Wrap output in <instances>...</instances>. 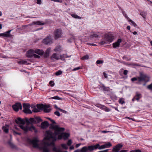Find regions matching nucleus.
<instances>
[{
	"label": "nucleus",
	"mask_w": 152,
	"mask_h": 152,
	"mask_svg": "<svg viewBox=\"0 0 152 152\" xmlns=\"http://www.w3.org/2000/svg\"><path fill=\"white\" fill-rule=\"evenodd\" d=\"M23 112L26 114H31L43 112L45 113L51 112L52 109L50 104H32L24 103L23 104Z\"/></svg>",
	"instance_id": "f257e3e1"
},
{
	"label": "nucleus",
	"mask_w": 152,
	"mask_h": 152,
	"mask_svg": "<svg viewBox=\"0 0 152 152\" xmlns=\"http://www.w3.org/2000/svg\"><path fill=\"white\" fill-rule=\"evenodd\" d=\"M150 77L146 74L143 72H140V76L136 77H134L131 79L132 81L133 82L134 81L138 80V82L137 83L138 84H140L141 82H144L147 83L149 81Z\"/></svg>",
	"instance_id": "f03ea898"
},
{
	"label": "nucleus",
	"mask_w": 152,
	"mask_h": 152,
	"mask_svg": "<svg viewBox=\"0 0 152 152\" xmlns=\"http://www.w3.org/2000/svg\"><path fill=\"white\" fill-rule=\"evenodd\" d=\"M51 125H53L54 126H58L59 128H61L59 127V126L58 125H55L53 124H51L50 125V126ZM62 128H64V130L63 131L60 132V133H59L58 134L56 135V139L55 141H56L57 140V138L58 139L60 140L63 138L64 140H66L68 138V137H69V134L68 133H61V132H63L64 130V128L62 127Z\"/></svg>",
	"instance_id": "7ed1b4c3"
},
{
	"label": "nucleus",
	"mask_w": 152,
	"mask_h": 152,
	"mask_svg": "<svg viewBox=\"0 0 152 152\" xmlns=\"http://www.w3.org/2000/svg\"><path fill=\"white\" fill-rule=\"evenodd\" d=\"M15 122L18 124H21V125H19V126L21 129H22L25 132H26L28 130V128L27 126H24L23 125L25 124V121L24 120L20 118H18L17 119L15 120Z\"/></svg>",
	"instance_id": "20e7f679"
},
{
	"label": "nucleus",
	"mask_w": 152,
	"mask_h": 152,
	"mask_svg": "<svg viewBox=\"0 0 152 152\" xmlns=\"http://www.w3.org/2000/svg\"><path fill=\"white\" fill-rule=\"evenodd\" d=\"M96 150L95 145H91L88 146H84L81 149V152H87L88 151H92L93 150Z\"/></svg>",
	"instance_id": "39448f33"
},
{
	"label": "nucleus",
	"mask_w": 152,
	"mask_h": 152,
	"mask_svg": "<svg viewBox=\"0 0 152 152\" xmlns=\"http://www.w3.org/2000/svg\"><path fill=\"white\" fill-rule=\"evenodd\" d=\"M95 145L96 150L97 149L101 150L105 148H109L112 145L111 143L110 142H108L104 145H102L101 146H100L99 144H96Z\"/></svg>",
	"instance_id": "423d86ee"
},
{
	"label": "nucleus",
	"mask_w": 152,
	"mask_h": 152,
	"mask_svg": "<svg viewBox=\"0 0 152 152\" xmlns=\"http://www.w3.org/2000/svg\"><path fill=\"white\" fill-rule=\"evenodd\" d=\"M43 43L45 45H50L53 43V40L50 35H49L45 38L42 41Z\"/></svg>",
	"instance_id": "0eeeda50"
},
{
	"label": "nucleus",
	"mask_w": 152,
	"mask_h": 152,
	"mask_svg": "<svg viewBox=\"0 0 152 152\" xmlns=\"http://www.w3.org/2000/svg\"><path fill=\"white\" fill-rule=\"evenodd\" d=\"M114 39V37L110 34H105L104 38V40H106L109 43L112 42Z\"/></svg>",
	"instance_id": "6e6552de"
},
{
	"label": "nucleus",
	"mask_w": 152,
	"mask_h": 152,
	"mask_svg": "<svg viewBox=\"0 0 152 152\" xmlns=\"http://www.w3.org/2000/svg\"><path fill=\"white\" fill-rule=\"evenodd\" d=\"M12 107L13 110L16 111L18 112L19 110H22V104L20 102L16 103L12 106Z\"/></svg>",
	"instance_id": "1a4fd4ad"
},
{
	"label": "nucleus",
	"mask_w": 152,
	"mask_h": 152,
	"mask_svg": "<svg viewBox=\"0 0 152 152\" xmlns=\"http://www.w3.org/2000/svg\"><path fill=\"white\" fill-rule=\"evenodd\" d=\"M62 34L61 31L60 29H57L56 30L54 33V37L56 39L61 37Z\"/></svg>",
	"instance_id": "9d476101"
},
{
	"label": "nucleus",
	"mask_w": 152,
	"mask_h": 152,
	"mask_svg": "<svg viewBox=\"0 0 152 152\" xmlns=\"http://www.w3.org/2000/svg\"><path fill=\"white\" fill-rule=\"evenodd\" d=\"M45 24V23L42 21H33L31 23H30L28 25L23 26V27H27L28 26H31L33 25H43Z\"/></svg>",
	"instance_id": "9b49d317"
},
{
	"label": "nucleus",
	"mask_w": 152,
	"mask_h": 152,
	"mask_svg": "<svg viewBox=\"0 0 152 152\" xmlns=\"http://www.w3.org/2000/svg\"><path fill=\"white\" fill-rule=\"evenodd\" d=\"M34 53V50L30 49L27 51L26 53V56L28 58H31L33 56Z\"/></svg>",
	"instance_id": "f8f14e48"
},
{
	"label": "nucleus",
	"mask_w": 152,
	"mask_h": 152,
	"mask_svg": "<svg viewBox=\"0 0 152 152\" xmlns=\"http://www.w3.org/2000/svg\"><path fill=\"white\" fill-rule=\"evenodd\" d=\"M123 145L118 144L113 148V151L114 152H118L120 149L122 147Z\"/></svg>",
	"instance_id": "ddd939ff"
},
{
	"label": "nucleus",
	"mask_w": 152,
	"mask_h": 152,
	"mask_svg": "<svg viewBox=\"0 0 152 152\" xmlns=\"http://www.w3.org/2000/svg\"><path fill=\"white\" fill-rule=\"evenodd\" d=\"M122 42V40L121 39H118L116 42H115L113 44V47L114 48H115L119 47L120 43Z\"/></svg>",
	"instance_id": "4468645a"
},
{
	"label": "nucleus",
	"mask_w": 152,
	"mask_h": 152,
	"mask_svg": "<svg viewBox=\"0 0 152 152\" xmlns=\"http://www.w3.org/2000/svg\"><path fill=\"white\" fill-rule=\"evenodd\" d=\"M12 30V29L9 30L4 33L0 34V37L3 36L7 37H10L11 35L10 34V32Z\"/></svg>",
	"instance_id": "2eb2a0df"
},
{
	"label": "nucleus",
	"mask_w": 152,
	"mask_h": 152,
	"mask_svg": "<svg viewBox=\"0 0 152 152\" xmlns=\"http://www.w3.org/2000/svg\"><path fill=\"white\" fill-rule=\"evenodd\" d=\"M51 51V48H49L47 49L44 53V56L45 58H47L49 56V54Z\"/></svg>",
	"instance_id": "dca6fc26"
},
{
	"label": "nucleus",
	"mask_w": 152,
	"mask_h": 152,
	"mask_svg": "<svg viewBox=\"0 0 152 152\" xmlns=\"http://www.w3.org/2000/svg\"><path fill=\"white\" fill-rule=\"evenodd\" d=\"M100 87L103 91H104L108 92L110 90V88L109 87H106L104 84H102V86H100Z\"/></svg>",
	"instance_id": "f3484780"
},
{
	"label": "nucleus",
	"mask_w": 152,
	"mask_h": 152,
	"mask_svg": "<svg viewBox=\"0 0 152 152\" xmlns=\"http://www.w3.org/2000/svg\"><path fill=\"white\" fill-rule=\"evenodd\" d=\"M49 126V124L47 121H45L41 124V127L42 129H45Z\"/></svg>",
	"instance_id": "a211bd4d"
},
{
	"label": "nucleus",
	"mask_w": 152,
	"mask_h": 152,
	"mask_svg": "<svg viewBox=\"0 0 152 152\" xmlns=\"http://www.w3.org/2000/svg\"><path fill=\"white\" fill-rule=\"evenodd\" d=\"M9 126L7 125L3 126L2 128V129L4 132L6 133H8L9 132Z\"/></svg>",
	"instance_id": "6ab92c4d"
},
{
	"label": "nucleus",
	"mask_w": 152,
	"mask_h": 152,
	"mask_svg": "<svg viewBox=\"0 0 152 152\" xmlns=\"http://www.w3.org/2000/svg\"><path fill=\"white\" fill-rule=\"evenodd\" d=\"M34 50V53H37L39 55H41L44 53V52L42 50L39 49H36Z\"/></svg>",
	"instance_id": "aec40b11"
},
{
	"label": "nucleus",
	"mask_w": 152,
	"mask_h": 152,
	"mask_svg": "<svg viewBox=\"0 0 152 152\" xmlns=\"http://www.w3.org/2000/svg\"><path fill=\"white\" fill-rule=\"evenodd\" d=\"M27 122L28 123L31 124L36 123L35 120L33 118H31L29 120H27Z\"/></svg>",
	"instance_id": "412c9836"
},
{
	"label": "nucleus",
	"mask_w": 152,
	"mask_h": 152,
	"mask_svg": "<svg viewBox=\"0 0 152 152\" xmlns=\"http://www.w3.org/2000/svg\"><path fill=\"white\" fill-rule=\"evenodd\" d=\"M100 36V34L99 32H97L96 33H94L93 34H91L90 35V37H96L97 38L99 37Z\"/></svg>",
	"instance_id": "4be33fe9"
},
{
	"label": "nucleus",
	"mask_w": 152,
	"mask_h": 152,
	"mask_svg": "<svg viewBox=\"0 0 152 152\" xmlns=\"http://www.w3.org/2000/svg\"><path fill=\"white\" fill-rule=\"evenodd\" d=\"M141 94H140L137 92L136 95L134 96V98L137 101H138L141 98Z\"/></svg>",
	"instance_id": "5701e85b"
},
{
	"label": "nucleus",
	"mask_w": 152,
	"mask_h": 152,
	"mask_svg": "<svg viewBox=\"0 0 152 152\" xmlns=\"http://www.w3.org/2000/svg\"><path fill=\"white\" fill-rule=\"evenodd\" d=\"M107 40H104L103 38L99 42V44L101 45H103L107 43Z\"/></svg>",
	"instance_id": "b1692460"
},
{
	"label": "nucleus",
	"mask_w": 152,
	"mask_h": 152,
	"mask_svg": "<svg viewBox=\"0 0 152 152\" xmlns=\"http://www.w3.org/2000/svg\"><path fill=\"white\" fill-rule=\"evenodd\" d=\"M119 8L122 11V13H123V15L124 16H125V18L127 19V20H129V19H130L129 18V17H128L127 16V15L125 13V12L123 10L121 9V7H119Z\"/></svg>",
	"instance_id": "393cba45"
},
{
	"label": "nucleus",
	"mask_w": 152,
	"mask_h": 152,
	"mask_svg": "<svg viewBox=\"0 0 152 152\" xmlns=\"http://www.w3.org/2000/svg\"><path fill=\"white\" fill-rule=\"evenodd\" d=\"M18 63L19 64H27V61H24L23 60H21L20 61H18Z\"/></svg>",
	"instance_id": "a878e982"
},
{
	"label": "nucleus",
	"mask_w": 152,
	"mask_h": 152,
	"mask_svg": "<svg viewBox=\"0 0 152 152\" xmlns=\"http://www.w3.org/2000/svg\"><path fill=\"white\" fill-rule=\"evenodd\" d=\"M55 50L57 52H60L61 50V47L60 46H57L55 48Z\"/></svg>",
	"instance_id": "bb28decb"
},
{
	"label": "nucleus",
	"mask_w": 152,
	"mask_h": 152,
	"mask_svg": "<svg viewBox=\"0 0 152 152\" xmlns=\"http://www.w3.org/2000/svg\"><path fill=\"white\" fill-rule=\"evenodd\" d=\"M71 16L72 17L75 18L80 19L81 18L80 17L78 16L76 14H72L71 15Z\"/></svg>",
	"instance_id": "cd10ccee"
},
{
	"label": "nucleus",
	"mask_w": 152,
	"mask_h": 152,
	"mask_svg": "<svg viewBox=\"0 0 152 152\" xmlns=\"http://www.w3.org/2000/svg\"><path fill=\"white\" fill-rule=\"evenodd\" d=\"M119 102L120 104H123L125 103V102L124 99L122 98H120L119 99Z\"/></svg>",
	"instance_id": "c85d7f7f"
},
{
	"label": "nucleus",
	"mask_w": 152,
	"mask_h": 152,
	"mask_svg": "<svg viewBox=\"0 0 152 152\" xmlns=\"http://www.w3.org/2000/svg\"><path fill=\"white\" fill-rule=\"evenodd\" d=\"M28 129H29V130H30L31 131H32V130H33L34 131V132H37V130L36 129V128H35V127L33 126H31L29 128V129H28Z\"/></svg>",
	"instance_id": "c756f323"
},
{
	"label": "nucleus",
	"mask_w": 152,
	"mask_h": 152,
	"mask_svg": "<svg viewBox=\"0 0 152 152\" xmlns=\"http://www.w3.org/2000/svg\"><path fill=\"white\" fill-rule=\"evenodd\" d=\"M89 58V56L88 55H86L81 58V59L83 60H85L88 59Z\"/></svg>",
	"instance_id": "7c9ffc66"
},
{
	"label": "nucleus",
	"mask_w": 152,
	"mask_h": 152,
	"mask_svg": "<svg viewBox=\"0 0 152 152\" xmlns=\"http://www.w3.org/2000/svg\"><path fill=\"white\" fill-rule=\"evenodd\" d=\"M140 15L144 18H145L146 13L144 12H142L140 13Z\"/></svg>",
	"instance_id": "2f4dec72"
},
{
	"label": "nucleus",
	"mask_w": 152,
	"mask_h": 152,
	"mask_svg": "<svg viewBox=\"0 0 152 152\" xmlns=\"http://www.w3.org/2000/svg\"><path fill=\"white\" fill-rule=\"evenodd\" d=\"M8 143L11 148H14L15 147V145H14V144L11 141H9Z\"/></svg>",
	"instance_id": "473e14b6"
},
{
	"label": "nucleus",
	"mask_w": 152,
	"mask_h": 152,
	"mask_svg": "<svg viewBox=\"0 0 152 152\" xmlns=\"http://www.w3.org/2000/svg\"><path fill=\"white\" fill-rule=\"evenodd\" d=\"M129 22H131L132 23V25H133L134 27H136L137 26V25L136 24V23H134L133 21L132 20L130 19H129Z\"/></svg>",
	"instance_id": "72a5a7b5"
},
{
	"label": "nucleus",
	"mask_w": 152,
	"mask_h": 152,
	"mask_svg": "<svg viewBox=\"0 0 152 152\" xmlns=\"http://www.w3.org/2000/svg\"><path fill=\"white\" fill-rule=\"evenodd\" d=\"M62 73V71L61 70H58L55 73L56 75V76H58L61 75Z\"/></svg>",
	"instance_id": "f704fd0d"
},
{
	"label": "nucleus",
	"mask_w": 152,
	"mask_h": 152,
	"mask_svg": "<svg viewBox=\"0 0 152 152\" xmlns=\"http://www.w3.org/2000/svg\"><path fill=\"white\" fill-rule=\"evenodd\" d=\"M52 98L53 99H57L59 100H62V98H60V97L57 96H54L53 97H52Z\"/></svg>",
	"instance_id": "c9c22d12"
},
{
	"label": "nucleus",
	"mask_w": 152,
	"mask_h": 152,
	"mask_svg": "<svg viewBox=\"0 0 152 152\" xmlns=\"http://www.w3.org/2000/svg\"><path fill=\"white\" fill-rule=\"evenodd\" d=\"M52 57L57 60L58 59V58L57 56V54L56 53H53L52 55Z\"/></svg>",
	"instance_id": "e433bc0d"
},
{
	"label": "nucleus",
	"mask_w": 152,
	"mask_h": 152,
	"mask_svg": "<svg viewBox=\"0 0 152 152\" xmlns=\"http://www.w3.org/2000/svg\"><path fill=\"white\" fill-rule=\"evenodd\" d=\"M103 109L104 110L108 112L110 110L109 108H108L105 106H103Z\"/></svg>",
	"instance_id": "4c0bfd02"
},
{
	"label": "nucleus",
	"mask_w": 152,
	"mask_h": 152,
	"mask_svg": "<svg viewBox=\"0 0 152 152\" xmlns=\"http://www.w3.org/2000/svg\"><path fill=\"white\" fill-rule=\"evenodd\" d=\"M61 146L63 148H64L65 149H68V148L67 146L65 144H61Z\"/></svg>",
	"instance_id": "58836bf2"
},
{
	"label": "nucleus",
	"mask_w": 152,
	"mask_h": 152,
	"mask_svg": "<svg viewBox=\"0 0 152 152\" xmlns=\"http://www.w3.org/2000/svg\"><path fill=\"white\" fill-rule=\"evenodd\" d=\"M147 88L149 90H152V83L147 86Z\"/></svg>",
	"instance_id": "ea45409f"
},
{
	"label": "nucleus",
	"mask_w": 152,
	"mask_h": 152,
	"mask_svg": "<svg viewBox=\"0 0 152 152\" xmlns=\"http://www.w3.org/2000/svg\"><path fill=\"white\" fill-rule=\"evenodd\" d=\"M59 110L62 113H65V114H66V113L67 112V111H66L64 110H62V109H61V108H59Z\"/></svg>",
	"instance_id": "a19ab883"
},
{
	"label": "nucleus",
	"mask_w": 152,
	"mask_h": 152,
	"mask_svg": "<svg viewBox=\"0 0 152 152\" xmlns=\"http://www.w3.org/2000/svg\"><path fill=\"white\" fill-rule=\"evenodd\" d=\"M81 69V67L80 66H79V67H77L74 68L73 69V71H76V70L80 69Z\"/></svg>",
	"instance_id": "79ce46f5"
},
{
	"label": "nucleus",
	"mask_w": 152,
	"mask_h": 152,
	"mask_svg": "<svg viewBox=\"0 0 152 152\" xmlns=\"http://www.w3.org/2000/svg\"><path fill=\"white\" fill-rule=\"evenodd\" d=\"M103 63V61H102L98 60L97 61L96 63L98 64H102Z\"/></svg>",
	"instance_id": "37998d69"
},
{
	"label": "nucleus",
	"mask_w": 152,
	"mask_h": 152,
	"mask_svg": "<svg viewBox=\"0 0 152 152\" xmlns=\"http://www.w3.org/2000/svg\"><path fill=\"white\" fill-rule=\"evenodd\" d=\"M72 143V142L71 140H69L68 141V142H67V145H68L69 146V145H71Z\"/></svg>",
	"instance_id": "c03bdc74"
},
{
	"label": "nucleus",
	"mask_w": 152,
	"mask_h": 152,
	"mask_svg": "<svg viewBox=\"0 0 152 152\" xmlns=\"http://www.w3.org/2000/svg\"><path fill=\"white\" fill-rule=\"evenodd\" d=\"M49 84L51 85V86H53L55 84L54 82L53 81H50L49 82Z\"/></svg>",
	"instance_id": "a18cd8bd"
},
{
	"label": "nucleus",
	"mask_w": 152,
	"mask_h": 152,
	"mask_svg": "<svg viewBox=\"0 0 152 152\" xmlns=\"http://www.w3.org/2000/svg\"><path fill=\"white\" fill-rule=\"evenodd\" d=\"M36 119L37 122H39L42 121V119L39 117H37L36 118Z\"/></svg>",
	"instance_id": "49530a36"
},
{
	"label": "nucleus",
	"mask_w": 152,
	"mask_h": 152,
	"mask_svg": "<svg viewBox=\"0 0 152 152\" xmlns=\"http://www.w3.org/2000/svg\"><path fill=\"white\" fill-rule=\"evenodd\" d=\"M52 1H54V2H57L62 3L63 2L62 0H52Z\"/></svg>",
	"instance_id": "de8ad7c7"
},
{
	"label": "nucleus",
	"mask_w": 152,
	"mask_h": 152,
	"mask_svg": "<svg viewBox=\"0 0 152 152\" xmlns=\"http://www.w3.org/2000/svg\"><path fill=\"white\" fill-rule=\"evenodd\" d=\"M33 56L35 58H40V56L38 55H36V54H34L33 55Z\"/></svg>",
	"instance_id": "09e8293b"
},
{
	"label": "nucleus",
	"mask_w": 152,
	"mask_h": 152,
	"mask_svg": "<svg viewBox=\"0 0 152 152\" xmlns=\"http://www.w3.org/2000/svg\"><path fill=\"white\" fill-rule=\"evenodd\" d=\"M130 152H141V151L140 150H137L132 151H130Z\"/></svg>",
	"instance_id": "8fccbe9b"
},
{
	"label": "nucleus",
	"mask_w": 152,
	"mask_h": 152,
	"mask_svg": "<svg viewBox=\"0 0 152 152\" xmlns=\"http://www.w3.org/2000/svg\"><path fill=\"white\" fill-rule=\"evenodd\" d=\"M13 132L14 134H18V135H20L21 134V133H18V132H16L14 130H13Z\"/></svg>",
	"instance_id": "3c124183"
},
{
	"label": "nucleus",
	"mask_w": 152,
	"mask_h": 152,
	"mask_svg": "<svg viewBox=\"0 0 152 152\" xmlns=\"http://www.w3.org/2000/svg\"><path fill=\"white\" fill-rule=\"evenodd\" d=\"M37 3L38 4H41V0H37Z\"/></svg>",
	"instance_id": "603ef678"
},
{
	"label": "nucleus",
	"mask_w": 152,
	"mask_h": 152,
	"mask_svg": "<svg viewBox=\"0 0 152 152\" xmlns=\"http://www.w3.org/2000/svg\"><path fill=\"white\" fill-rule=\"evenodd\" d=\"M128 71L127 70H124V75H126L127 74Z\"/></svg>",
	"instance_id": "864d4df0"
},
{
	"label": "nucleus",
	"mask_w": 152,
	"mask_h": 152,
	"mask_svg": "<svg viewBox=\"0 0 152 152\" xmlns=\"http://www.w3.org/2000/svg\"><path fill=\"white\" fill-rule=\"evenodd\" d=\"M87 44L88 45H92V46H96V45L95 44H94V43H92V44H91V43H87Z\"/></svg>",
	"instance_id": "5fc2aeb1"
},
{
	"label": "nucleus",
	"mask_w": 152,
	"mask_h": 152,
	"mask_svg": "<svg viewBox=\"0 0 152 152\" xmlns=\"http://www.w3.org/2000/svg\"><path fill=\"white\" fill-rule=\"evenodd\" d=\"M103 74L104 77L106 78H107V74L105 72H103Z\"/></svg>",
	"instance_id": "6e6d98bb"
},
{
	"label": "nucleus",
	"mask_w": 152,
	"mask_h": 152,
	"mask_svg": "<svg viewBox=\"0 0 152 152\" xmlns=\"http://www.w3.org/2000/svg\"><path fill=\"white\" fill-rule=\"evenodd\" d=\"M81 144V143L77 144L76 145V148H78L80 145Z\"/></svg>",
	"instance_id": "4d7b16f0"
},
{
	"label": "nucleus",
	"mask_w": 152,
	"mask_h": 152,
	"mask_svg": "<svg viewBox=\"0 0 152 152\" xmlns=\"http://www.w3.org/2000/svg\"><path fill=\"white\" fill-rule=\"evenodd\" d=\"M54 114H60V113L58 111H56L54 113Z\"/></svg>",
	"instance_id": "13d9d810"
},
{
	"label": "nucleus",
	"mask_w": 152,
	"mask_h": 152,
	"mask_svg": "<svg viewBox=\"0 0 152 152\" xmlns=\"http://www.w3.org/2000/svg\"><path fill=\"white\" fill-rule=\"evenodd\" d=\"M74 147L73 145L71 146V147H70V148H69V149L70 150H73V149H74Z\"/></svg>",
	"instance_id": "bf43d9fd"
},
{
	"label": "nucleus",
	"mask_w": 152,
	"mask_h": 152,
	"mask_svg": "<svg viewBox=\"0 0 152 152\" xmlns=\"http://www.w3.org/2000/svg\"><path fill=\"white\" fill-rule=\"evenodd\" d=\"M127 150H122L120 151V152H127Z\"/></svg>",
	"instance_id": "052dcab7"
},
{
	"label": "nucleus",
	"mask_w": 152,
	"mask_h": 152,
	"mask_svg": "<svg viewBox=\"0 0 152 152\" xmlns=\"http://www.w3.org/2000/svg\"><path fill=\"white\" fill-rule=\"evenodd\" d=\"M126 28L127 29H128L129 30H130V26H127Z\"/></svg>",
	"instance_id": "680f3d73"
},
{
	"label": "nucleus",
	"mask_w": 152,
	"mask_h": 152,
	"mask_svg": "<svg viewBox=\"0 0 152 152\" xmlns=\"http://www.w3.org/2000/svg\"><path fill=\"white\" fill-rule=\"evenodd\" d=\"M55 108L56 109H58L59 110V108H58L56 105H55Z\"/></svg>",
	"instance_id": "e2e57ef3"
},
{
	"label": "nucleus",
	"mask_w": 152,
	"mask_h": 152,
	"mask_svg": "<svg viewBox=\"0 0 152 152\" xmlns=\"http://www.w3.org/2000/svg\"><path fill=\"white\" fill-rule=\"evenodd\" d=\"M49 119L51 120V121L52 122V123L53 124L55 123V121H53V120H51V119H50V118H49Z\"/></svg>",
	"instance_id": "0e129e2a"
},
{
	"label": "nucleus",
	"mask_w": 152,
	"mask_h": 152,
	"mask_svg": "<svg viewBox=\"0 0 152 152\" xmlns=\"http://www.w3.org/2000/svg\"><path fill=\"white\" fill-rule=\"evenodd\" d=\"M126 118H128L129 119H132V120L133 121H135V120H134L132 118H129V117H126Z\"/></svg>",
	"instance_id": "69168bd1"
},
{
	"label": "nucleus",
	"mask_w": 152,
	"mask_h": 152,
	"mask_svg": "<svg viewBox=\"0 0 152 152\" xmlns=\"http://www.w3.org/2000/svg\"><path fill=\"white\" fill-rule=\"evenodd\" d=\"M62 56H63V55L60 56L61 59L63 60H64V58H63Z\"/></svg>",
	"instance_id": "338daca9"
},
{
	"label": "nucleus",
	"mask_w": 152,
	"mask_h": 152,
	"mask_svg": "<svg viewBox=\"0 0 152 152\" xmlns=\"http://www.w3.org/2000/svg\"><path fill=\"white\" fill-rule=\"evenodd\" d=\"M133 34L134 35L137 34V32L136 31H134L133 32Z\"/></svg>",
	"instance_id": "774afa93"
}]
</instances>
